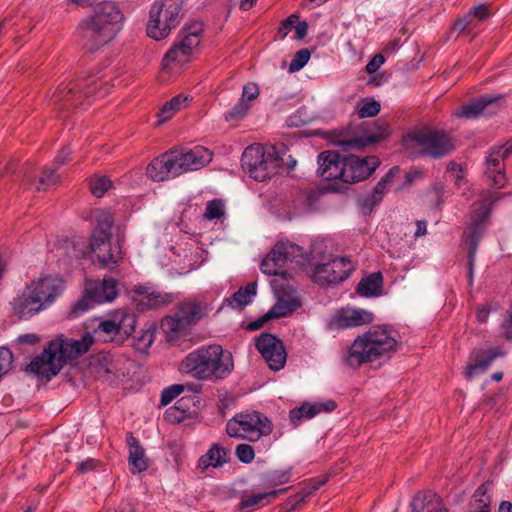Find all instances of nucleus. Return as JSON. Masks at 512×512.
Returning <instances> with one entry per match:
<instances>
[{"instance_id": "f257e3e1", "label": "nucleus", "mask_w": 512, "mask_h": 512, "mask_svg": "<svg viewBox=\"0 0 512 512\" xmlns=\"http://www.w3.org/2000/svg\"><path fill=\"white\" fill-rule=\"evenodd\" d=\"M123 20L124 16L115 3L99 2L77 26L76 34L82 47L94 52L107 45L122 29Z\"/></svg>"}, {"instance_id": "f03ea898", "label": "nucleus", "mask_w": 512, "mask_h": 512, "mask_svg": "<svg viewBox=\"0 0 512 512\" xmlns=\"http://www.w3.org/2000/svg\"><path fill=\"white\" fill-rule=\"evenodd\" d=\"M211 160L212 153L203 146L192 149L175 148L153 159L147 166V175L153 181H166L199 170Z\"/></svg>"}, {"instance_id": "7ed1b4c3", "label": "nucleus", "mask_w": 512, "mask_h": 512, "mask_svg": "<svg viewBox=\"0 0 512 512\" xmlns=\"http://www.w3.org/2000/svg\"><path fill=\"white\" fill-rule=\"evenodd\" d=\"M234 363L230 352L220 345H209L190 352L179 364V371L201 381H217L227 377Z\"/></svg>"}, {"instance_id": "20e7f679", "label": "nucleus", "mask_w": 512, "mask_h": 512, "mask_svg": "<svg viewBox=\"0 0 512 512\" xmlns=\"http://www.w3.org/2000/svg\"><path fill=\"white\" fill-rule=\"evenodd\" d=\"M396 335V331L387 325L371 327L355 338L342 359L343 364L357 368L396 351L398 346Z\"/></svg>"}, {"instance_id": "39448f33", "label": "nucleus", "mask_w": 512, "mask_h": 512, "mask_svg": "<svg viewBox=\"0 0 512 512\" xmlns=\"http://www.w3.org/2000/svg\"><path fill=\"white\" fill-rule=\"evenodd\" d=\"M64 289L63 281L53 275H42L26 285L21 294L11 302L19 319H29L47 309Z\"/></svg>"}, {"instance_id": "423d86ee", "label": "nucleus", "mask_w": 512, "mask_h": 512, "mask_svg": "<svg viewBox=\"0 0 512 512\" xmlns=\"http://www.w3.org/2000/svg\"><path fill=\"white\" fill-rule=\"evenodd\" d=\"M403 145L412 157L442 158L455 150L451 135L442 129L424 127L403 137Z\"/></svg>"}, {"instance_id": "0eeeda50", "label": "nucleus", "mask_w": 512, "mask_h": 512, "mask_svg": "<svg viewBox=\"0 0 512 512\" xmlns=\"http://www.w3.org/2000/svg\"><path fill=\"white\" fill-rule=\"evenodd\" d=\"M499 199V195L493 192H485L482 199L473 205L471 212L470 233L466 237L468 244V278L473 281L474 263L479 241L485 229V223L488 220L491 208L494 202Z\"/></svg>"}, {"instance_id": "6e6552de", "label": "nucleus", "mask_w": 512, "mask_h": 512, "mask_svg": "<svg viewBox=\"0 0 512 512\" xmlns=\"http://www.w3.org/2000/svg\"><path fill=\"white\" fill-rule=\"evenodd\" d=\"M182 0H157L151 7L147 35L155 40L167 37L182 17Z\"/></svg>"}, {"instance_id": "1a4fd4ad", "label": "nucleus", "mask_w": 512, "mask_h": 512, "mask_svg": "<svg viewBox=\"0 0 512 512\" xmlns=\"http://www.w3.org/2000/svg\"><path fill=\"white\" fill-rule=\"evenodd\" d=\"M272 431V422L264 414L254 410L238 413L226 424V432L230 437L249 441H257Z\"/></svg>"}, {"instance_id": "9d476101", "label": "nucleus", "mask_w": 512, "mask_h": 512, "mask_svg": "<svg viewBox=\"0 0 512 512\" xmlns=\"http://www.w3.org/2000/svg\"><path fill=\"white\" fill-rule=\"evenodd\" d=\"M241 165L251 178L265 181L278 173L281 159L272 152H266L261 145H250L242 154Z\"/></svg>"}, {"instance_id": "9b49d317", "label": "nucleus", "mask_w": 512, "mask_h": 512, "mask_svg": "<svg viewBox=\"0 0 512 512\" xmlns=\"http://www.w3.org/2000/svg\"><path fill=\"white\" fill-rule=\"evenodd\" d=\"M208 314V307L204 302L196 299H188L179 304L173 315L163 318L161 326L171 337L174 333L185 331L191 325L196 324Z\"/></svg>"}, {"instance_id": "f8f14e48", "label": "nucleus", "mask_w": 512, "mask_h": 512, "mask_svg": "<svg viewBox=\"0 0 512 512\" xmlns=\"http://www.w3.org/2000/svg\"><path fill=\"white\" fill-rule=\"evenodd\" d=\"M203 24L195 21L190 25L184 26L178 34V41L167 51L163 58V67L167 68L170 64H183L186 62L195 48L201 42Z\"/></svg>"}, {"instance_id": "ddd939ff", "label": "nucleus", "mask_w": 512, "mask_h": 512, "mask_svg": "<svg viewBox=\"0 0 512 512\" xmlns=\"http://www.w3.org/2000/svg\"><path fill=\"white\" fill-rule=\"evenodd\" d=\"M118 296L117 282L111 277H105L102 282L89 280L86 282L84 295L73 307V312L79 314L87 311L93 304L111 302Z\"/></svg>"}, {"instance_id": "4468645a", "label": "nucleus", "mask_w": 512, "mask_h": 512, "mask_svg": "<svg viewBox=\"0 0 512 512\" xmlns=\"http://www.w3.org/2000/svg\"><path fill=\"white\" fill-rule=\"evenodd\" d=\"M353 269L349 258L329 257L326 262L315 265L314 281L322 286L336 284L347 279Z\"/></svg>"}, {"instance_id": "2eb2a0df", "label": "nucleus", "mask_w": 512, "mask_h": 512, "mask_svg": "<svg viewBox=\"0 0 512 512\" xmlns=\"http://www.w3.org/2000/svg\"><path fill=\"white\" fill-rule=\"evenodd\" d=\"M63 368L61 360L54 349L50 347V342L43 349L42 353L35 356L26 366V372L36 376L40 380L50 381Z\"/></svg>"}, {"instance_id": "dca6fc26", "label": "nucleus", "mask_w": 512, "mask_h": 512, "mask_svg": "<svg viewBox=\"0 0 512 512\" xmlns=\"http://www.w3.org/2000/svg\"><path fill=\"white\" fill-rule=\"evenodd\" d=\"M136 317L133 313L116 311L111 318L100 321L95 333L104 341H111L118 334L129 336L135 329Z\"/></svg>"}, {"instance_id": "f3484780", "label": "nucleus", "mask_w": 512, "mask_h": 512, "mask_svg": "<svg viewBox=\"0 0 512 512\" xmlns=\"http://www.w3.org/2000/svg\"><path fill=\"white\" fill-rule=\"evenodd\" d=\"M255 345L271 370L279 371L284 367L287 354L283 342L278 337L262 333Z\"/></svg>"}, {"instance_id": "a211bd4d", "label": "nucleus", "mask_w": 512, "mask_h": 512, "mask_svg": "<svg viewBox=\"0 0 512 512\" xmlns=\"http://www.w3.org/2000/svg\"><path fill=\"white\" fill-rule=\"evenodd\" d=\"M93 343V335L87 332L81 339L58 337L50 341V347L54 349L64 366L67 360L76 359L85 354Z\"/></svg>"}, {"instance_id": "6ab92c4d", "label": "nucleus", "mask_w": 512, "mask_h": 512, "mask_svg": "<svg viewBox=\"0 0 512 512\" xmlns=\"http://www.w3.org/2000/svg\"><path fill=\"white\" fill-rule=\"evenodd\" d=\"M90 246L102 268L115 266L122 259L121 247L118 241H112V235L92 236Z\"/></svg>"}, {"instance_id": "aec40b11", "label": "nucleus", "mask_w": 512, "mask_h": 512, "mask_svg": "<svg viewBox=\"0 0 512 512\" xmlns=\"http://www.w3.org/2000/svg\"><path fill=\"white\" fill-rule=\"evenodd\" d=\"M380 161L376 156L360 158L355 155L344 157V169L346 183H356L367 179L379 166Z\"/></svg>"}, {"instance_id": "412c9836", "label": "nucleus", "mask_w": 512, "mask_h": 512, "mask_svg": "<svg viewBox=\"0 0 512 512\" xmlns=\"http://www.w3.org/2000/svg\"><path fill=\"white\" fill-rule=\"evenodd\" d=\"M374 320L371 312L363 309L342 308L329 321L330 329H346L370 324Z\"/></svg>"}, {"instance_id": "4be33fe9", "label": "nucleus", "mask_w": 512, "mask_h": 512, "mask_svg": "<svg viewBox=\"0 0 512 512\" xmlns=\"http://www.w3.org/2000/svg\"><path fill=\"white\" fill-rule=\"evenodd\" d=\"M318 173L325 180L339 179L346 183L344 157L335 151H323L318 155Z\"/></svg>"}, {"instance_id": "5701e85b", "label": "nucleus", "mask_w": 512, "mask_h": 512, "mask_svg": "<svg viewBox=\"0 0 512 512\" xmlns=\"http://www.w3.org/2000/svg\"><path fill=\"white\" fill-rule=\"evenodd\" d=\"M399 171V167H392L386 175L380 179L371 193L358 198V205L361 207L364 214H370L374 207L382 201L387 185L393 181Z\"/></svg>"}, {"instance_id": "b1692460", "label": "nucleus", "mask_w": 512, "mask_h": 512, "mask_svg": "<svg viewBox=\"0 0 512 512\" xmlns=\"http://www.w3.org/2000/svg\"><path fill=\"white\" fill-rule=\"evenodd\" d=\"M499 100L500 97L482 96L459 108L456 115L464 118H475L479 115H492L499 108Z\"/></svg>"}, {"instance_id": "393cba45", "label": "nucleus", "mask_w": 512, "mask_h": 512, "mask_svg": "<svg viewBox=\"0 0 512 512\" xmlns=\"http://www.w3.org/2000/svg\"><path fill=\"white\" fill-rule=\"evenodd\" d=\"M503 351L500 348H493L483 352H474L470 357V363L466 368V378L472 379L473 377L485 372L491 363L500 356H503Z\"/></svg>"}, {"instance_id": "a878e982", "label": "nucleus", "mask_w": 512, "mask_h": 512, "mask_svg": "<svg viewBox=\"0 0 512 512\" xmlns=\"http://www.w3.org/2000/svg\"><path fill=\"white\" fill-rule=\"evenodd\" d=\"M92 84H96L94 81H81L80 82H71L65 86L60 85L57 90L54 92L52 99L55 102L60 101H70L74 99L76 96L78 98L85 96L89 97L92 92L95 91V88H91Z\"/></svg>"}, {"instance_id": "bb28decb", "label": "nucleus", "mask_w": 512, "mask_h": 512, "mask_svg": "<svg viewBox=\"0 0 512 512\" xmlns=\"http://www.w3.org/2000/svg\"><path fill=\"white\" fill-rule=\"evenodd\" d=\"M267 255L281 270H284L288 261L292 262L297 257L303 258L301 247L290 242L276 243Z\"/></svg>"}, {"instance_id": "cd10ccee", "label": "nucleus", "mask_w": 512, "mask_h": 512, "mask_svg": "<svg viewBox=\"0 0 512 512\" xmlns=\"http://www.w3.org/2000/svg\"><path fill=\"white\" fill-rule=\"evenodd\" d=\"M412 512H448L442 499L432 492L417 493L411 503Z\"/></svg>"}, {"instance_id": "c85d7f7f", "label": "nucleus", "mask_w": 512, "mask_h": 512, "mask_svg": "<svg viewBox=\"0 0 512 512\" xmlns=\"http://www.w3.org/2000/svg\"><path fill=\"white\" fill-rule=\"evenodd\" d=\"M127 443L129 446V465L133 474L141 473L148 468V459L144 448L132 433L128 434Z\"/></svg>"}, {"instance_id": "c756f323", "label": "nucleus", "mask_w": 512, "mask_h": 512, "mask_svg": "<svg viewBox=\"0 0 512 512\" xmlns=\"http://www.w3.org/2000/svg\"><path fill=\"white\" fill-rule=\"evenodd\" d=\"M289 488L275 489L268 492L252 494L242 499L239 508L245 512H252L260 507L270 504L277 496L285 493Z\"/></svg>"}, {"instance_id": "7c9ffc66", "label": "nucleus", "mask_w": 512, "mask_h": 512, "mask_svg": "<svg viewBox=\"0 0 512 512\" xmlns=\"http://www.w3.org/2000/svg\"><path fill=\"white\" fill-rule=\"evenodd\" d=\"M491 484L486 482L481 484L473 493L469 502L467 512H490L491 511Z\"/></svg>"}, {"instance_id": "2f4dec72", "label": "nucleus", "mask_w": 512, "mask_h": 512, "mask_svg": "<svg viewBox=\"0 0 512 512\" xmlns=\"http://www.w3.org/2000/svg\"><path fill=\"white\" fill-rule=\"evenodd\" d=\"M382 285L383 277L381 272H374L358 283L356 291L364 297L378 296L381 294Z\"/></svg>"}, {"instance_id": "473e14b6", "label": "nucleus", "mask_w": 512, "mask_h": 512, "mask_svg": "<svg viewBox=\"0 0 512 512\" xmlns=\"http://www.w3.org/2000/svg\"><path fill=\"white\" fill-rule=\"evenodd\" d=\"M256 292V282H249L244 288H240L226 301L231 308L241 309L251 302V298L256 295Z\"/></svg>"}, {"instance_id": "72a5a7b5", "label": "nucleus", "mask_w": 512, "mask_h": 512, "mask_svg": "<svg viewBox=\"0 0 512 512\" xmlns=\"http://www.w3.org/2000/svg\"><path fill=\"white\" fill-rule=\"evenodd\" d=\"M226 462V451L218 444H214L208 452L203 455L198 461V468L201 471L206 470L208 467H218Z\"/></svg>"}, {"instance_id": "f704fd0d", "label": "nucleus", "mask_w": 512, "mask_h": 512, "mask_svg": "<svg viewBox=\"0 0 512 512\" xmlns=\"http://www.w3.org/2000/svg\"><path fill=\"white\" fill-rule=\"evenodd\" d=\"M389 135V129L386 124L377 126L375 130H367L363 136L354 137L349 144L355 147H364L368 144L379 142Z\"/></svg>"}, {"instance_id": "c9c22d12", "label": "nucleus", "mask_w": 512, "mask_h": 512, "mask_svg": "<svg viewBox=\"0 0 512 512\" xmlns=\"http://www.w3.org/2000/svg\"><path fill=\"white\" fill-rule=\"evenodd\" d=\"M173 300L174 297L172 294L162 291H150L142 296L140 305L148 309H153L168 305L172 303Z\"/></svg>"}, {"instance_id": "e433bc0d", "label": "nucleus", "mask_w": 512, "mask_h": 512, "mask_svg": "<svg viewBox=\"0 0 512 512\" xmlns=\"http://www.w3.org/2000/svg\"><path fill=\"white\" fill-rule=\"evenodd\" d=\"M187 100V97L179 94L167 101L158 114L159 122L162 123L171 119L172 116L181 109V107L185 106Z\"/></svg>"}, {"instance_id": "4c0bfd02", "label": "nucleus", "mask_w": 512, "mask_h": 512, "mask_svg": "<svg viewBox=\"0 0 512 512\" xmlns=\"http://www.w3.org/2000/svg\"><path fill=\"white\" fill-rule=\"evenodd\" d=\"M319 414V410L317 409L316 403L314 404H308L304 403L298 408H294L289 412V417L292 423L295 425L298 424V422L302 418H313L315 415Z\"/></svg>"}, {"instance_id": "58836bf2", "label": "nucleus", "mask_w": 512, "mask_h": 512, "mask_svg": "<svg viewBox=\"0 0 512 512\" xmlns=\"http://www.w3.org/2000/svg\"><path fill=\"white\" fill-rule=\"evenodd\" d=\"M60 182V176L56 173L55 168H46L43 170L42 175L39 178L36 190H46L52 186L57 185Z\"/></svg>"}, {"instance_id": "ea45409f", "label": "nucleus", "mask_w": 512, "mask_h": 512, "mask_svg": "<svg viewBox=\"0 0 512 512\" xmlns=\"http://www.w3.org/2000/svg\"><path fill=\"white\" fill-rule=\"evenodd\" d=\"M96 221H97V228L94 231V233L92 234V236L102 235V233L112 235L111 228L113 226L114 220H113L112 215L109 212H100L96 216Z\"/></svg>"}, {"instance_id": "a19ab883", "label": "nucleus", "mask_w": 512, "mask_h": 512, "mask_svg": "<svg viewBox=\"0 0 512 512\" xmlns=\"http://www.w3.org/2000/svg\"><path fill=\"white\" fill-rule=\"evenodd\" d=\"M111 181L105 176H96L90 180L91 193L96 197H102L111 188Z\"/></svg>"}, {"instance_id": "79ce46f5", "label": "nucleus", "mask_w": 512, "mask_h": 512, "mask_svg": "<svg viewBox=\"0 0 512 512\" xmlns=\"http://www.w3.org/2000/svg\"><path fill=\"white\" fill-rule=\"evenodd\" d=\"M224 215V203L220 199L208 201L204 218L208 220L220 219Z\"/></svg>"}, {"instance_id": "37998d69", "label": "nucleus", "mask_w": 512, "mask_h": 512, "mask_svg": "<svg viewBox=\"0 0 512 512\" xmlns=\"http://www.w3.org/2000/svg\"><path fill=\"white\" fill-rule=\"evenodd\" d=\"M250 109V104L246 101H239L228 112L224 114V119L228 122L242 119Z\"/></svg>"}, {"instance_id": "c03bdc74", "label": "nucleus", "mask_w": 512, "mask_h": 512, "mask_svg": "<svg viewBox=\"0 0 512 512\" xmlns=\"http://www.w3.org/2000/svg\"><path fill=\"white\" fill-rule=\"evenodd\" d=\"M310 56L311 53L307 48L297 51L289 64V71L296 72L301 70L309 61Z\"/></svg>"}, {"instance_id": "a18cd8bd", "label": "nucleus", "mask_w": 512, "mask_h": 512, "mask_svg": "<svg viewBox=\"0 0 512 512\" xmlns=\"http://www.w3.org/2000/svg\"><path fill=\"white\" fill-rule=\"evenodd\" d=\"M184 390L185 386L183 384H174L165 388L161 394V404L164 406L170 404Z\"/></svg>"}, {"instance_id": "49530a36", "label": "nucleus", "mask_w": 512, "mask_h": 512, "mask_svg": "<svg viewBox=\"0 0 512 512\" xmlns=\"http://www.w3.org/2000/svg\"><path fill=\"white\" fill-rule=\"evenodd\" d=\"M235 454L239 461L245 464L251 463L255 458V452L251 445L249 444H239L236 446Z\"/></svg>"}, {"instance_id": "de8ad7c7", "label": "nucleus", "mask_w": 512, "mask_h": 512, "mask_svg": "<svg viewBox=\"0 0 512 512\" xmlns=\"http://www.w3.org/2000/svg\"><path fill=\"white\" fill-rule=\"evenodd\" d=\"M290 477V470H276L267 475V482L270 486H277L287 483Z\"/></svg>"}, {"instance_id": "09e8293b", "label": "nucleus", "mask_w": 512, "mask_h": 512, "mask_svg": "<svg viewBox=\"0 0 512 512\" xmlns=\"http://www.w3.org/2000/svg\"><path fill=\"white\" fill-rule=\"evenodd\" d=\"M380 108V103L378 101H368L358 109V116L360 118L374 117L380 112Z\"/></svg>"}, {"instance_id": "8fccbe9b", "label": "nucleus", "mask_w": 512, "mask_h": 512, "mask_svg": "<svg viewBox=\"0 0 512 512\" xmlns=\"http://www.w3.org/2000/svg\"><path fill=\"white\" fill-rule=\"evenodd\" d=\"M12 362L11 351L8 348L0 347V378L11 369Z\"/></svg>"}, {"instance_id": "3c124183", "label": "nucleus", "mask_w": 512, "mask_h": 512, "mask_svg": "<svg viewBox=\"0 0 512 512\" xmlns=\"http://www.w3.org/2000/svg\"><path fill=\"white\" fill-rule=\"evenodd\" d=\"M503 160L501 149H498L497 147L493 148L489 154V156L486 159V174H490L491 170H498L500 168V160Z\"/></svg>"}, {"instance_id": "603ef678", "label": "nucleus", "mask_w": 512, "mask_h": 512, "mask_svg": "<svg viewBox=\"0 0 512 512\" xmlns=\"http://www.w3.org/2000/svg\"><path fill=\"white\" fill-rule=\"evenodd\" d=\"M260 269L264 274L269 276L285 274V270L278 268L268 255L262 260Z\"/></svg>"}, {"instance_id": "864d4df0", "label": "nucleus", "mask_w": 512, "mask_h": 512, "mask_svg": "<svg viewBox=\"0 0 512 512\" xmlns=\"http://www.w3.org/2000/svg\"><path fill=\"white\" fill-rule=\"evenodd\" d=\"M259 96V88L256 83H248L244 85L242 89V97L241 101H246L249 103L250 101L255 100Z\"/></svg>"}, {"instance_id": "5fc2aeb1", "label": "nucleus", "mask_w": 512, "mask_h": 512, "mask_svg": "<svg viewBox=\"0 0 512 512\" xmlns=\"http://www.w3.org/2000/svg\"><path fill=\"white\" fill-rule=\"evenodd\" d=\"M278 302L289 308L290 312L295 311L298 307L301 306V302L299 298L292 294H283L278 298Z\"/></svg>"}, {"instance_id": "6e6d98bb", "label": "nucleus", "mask_w": 512, "mask_h": 512, "mask_svg": "<svg viewBox=\"0 0 512 512\" xmlns=\"http://www.w3.org/2000/svg\"><path fill=\"white\" fill-rule=\"evenodd\" d=\"M296 22H298V16L295 14L290 15L287 19L282 21L281 26L278 29L282 38L288 35V33L294 28Z\"/></svg>"}, {"instance_id": "4d7b16f0", "label": "nucleus", "mask_w": 512, "mask_h": 512, "mask_svg": "<svg viewBox=\"0 0 512 512\" xmlns=\"http://www.w3.org/2000/svg\"><path fill=\"white\" fill-rule=\"evenodd\" d=\"M489 10L485 4H479L477 6L472 7L467 16L472 20V18H477L479 20H484L488 17Z\"/></svg>"}, {"instance_id": "13d9d810", "label": "nucleus", "mask_w": 512, "mask_h": 512, "mask_svg": "<svg viewBox=\"0 0 512 512\" xmlns=\"http://www.w3.org/2000/svg\"><path fill=\"white\" fill-rule=\"evenodd\" d=\"M384 62V56L382 54H376L366 65V72L369 74L375 73Z\"/></svg>"}, {"instance_id": "bf43d9fd", "label": "nucleus", "mask_w": 512, "mask_h": 512, "mask_svg": "<svg viewBox=\"0 0 512 512\" xmlns=\"http://www.w3.org/2000/svg\"><path fill=\"white\" fill-rule=\"evenodd\" d=\"M268 312L269 316H272L273 319L285 317L292 313L289 311V308H286V306H283V304L278 301Z\"/></svg>"}, {"instance_id": "052dcab7", "label": "nucleus", "mask_w": 512, "mask_h": 512, "mask_svg": "<svg viewBox=\"0 0 512 512\" xmlns=\"http://www.w3.org/2000/svg\"><path fill=\"white\" fill-rule=\"evenodd\" d=\"M471 24L470 18L466 15L464 18L458 19L454 24V31L459 34L470 33L469 26Z\"/></svg>"}, {"instance_id": "680f3d73", "label": "nucleus", "mask_w": 512, "mask_h": 512, "mask_svg": "<svg viewBox=\"0 0 512 512\" xmlns=\"http://www.w3.org/2000/svg\"><path fill=\"white\" fill-rule=\"evenodd\" d=\"M487 176L492 179L493 185L501 188L505 184V175L502 172L501 169L498 170H491L490 174H487Z\"/></svg>"}, {"instance_id": "e2e57ef3", "label": "nucleus", "mask_w": 512, "mask_h": 512, "mask_svg": "<svg viewBox=\"0 0 512 512\" xmlns=\"http://www.w3.org/2000/svg\"><path fill=\"white\" fill-rule=\"evenodd\" d=\"M271 319H273L272 316H269V312H267L265 315H263L259 319L248 323L247 329L250 330V331L258 330L261 327H263V325L266 322L270 321Z\"/></svg>"}, {"instance_id": "0e129e2a", "label": "nucleus", "mask_w": 512, "mask_h": 512, "mask_svg": "<svg viewBox=\"0 0 512 512\" xmlns=\"http://www.w3.org/2000/svg\"><path fill=\"white\" fill-rule=\"evenodd\" d=\"M317 490V486H312L310 488H303L299 492H297L295 495V499L298 501V503L301 505L306 501V499L312 495Z\"/></svg>"}, {"instance_id": "69168bd1", "label": "nucleus", "mask_w": 512, "mask_h": 512, "mask_svg": "<svg viewBox=\"0 0 512 512\" xmlns=\"http://www.w3.org/2000/svg\"><path fill=\"white\" fill-rule=\"evenodd\" d=\"M192 401V399L190 398H186V397H182L180 398L176 403H175V406H174V410L175 411H180L181 415L178 417V419L180 420L181 418H183L184 414L186 411H188L190 409L188 403Z\"/></svg>"}, {"instance_id": "338daca9", "label": "nucleus", "mask_w": 512, "mask_h": 512, "mask_svg": "<svg viewBox=\"0 0 512 512\" xmlns=\"http://www.w3.org/2000/svg\"><path fill=\"white\" fill-rule=\"evenodd\" d=\"M96 461L94 459H87L85 461H82L77 466V471L80 473H85L88 471H91L95 468Z\"/></svg>"}, {"instance_id": "774afa93", "label": "nucleus", "mask_w": 512, "mask_h": 512, "mask_svg": "<svg viewBox=\"0 0 512 512\" xmlns=\"http://www.w3.org/2000/svg\"><path fill=\"white\" fill-rule=\"evenodd\" d=\"M504 330V336L507 340H512V311L509 314L508 320L504 321L502 324Z\"/></svg>"}]
</instances>
